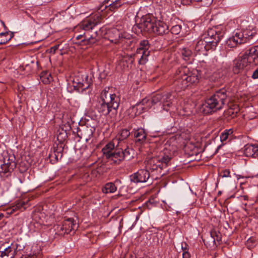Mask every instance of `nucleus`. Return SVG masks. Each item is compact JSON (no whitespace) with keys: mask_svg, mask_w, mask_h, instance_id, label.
Segmentation results:
<instances>
[{"mask_svg":"<svg viewBox=\"0 0 258 258\" xmlns=\"http://www.w3.org/2000/svg\"><path fill=\"white\" fill-rule=\"evenodd\" d=\"M171 97V94L168 93L163 95L156 94L151 98H145L128 109V115L131 117L134 118L155 105H158L159 111H167L172 104Z\"/></svg>","mask_w":258,"mask_h":258,"instance_id":"1","label":"nucleus"},{"mask_svg":"<svg viewBox=\"0 0 258 258\" xmlns=\"http://www.w3.org/2000/svg\"><path fill=\"white\" fill-rule=\"evenodd\" d=\"M224 34V32L217 27L208 29L198 40L195 47V51L200 55H207V51L216 48Z\"/></svg>","mask_w":258,"mask_h":258,"instance_id":"2","label":"nucleus"},{"mask_svg":"<svg viewBox=\"0 0 258 258\" xmlns=\"http://www.w3.org/2000/svg\"><path fill=\"white\" fill-rule=\"evenodd\" d=\"M177 148L175 145L167 142L163 149L158 155L150 158L147 161L146 168L152 171H160L170 164L171 159L175 155Z\"/></svg>","mask_w":258,"mask_h":258,"instance_id":"3","label":"nucleus"},{"mask_svg":"<svg viewBox=\"0 0 258 258\" xmlns=\"http://www.w3.org/2000/svg\"><path fill=\"white\" fill-rule=\"evenodd\" d=\"M116 142H117V140L109 142L103 148L102 151L111 164L119 165L125 159L131 158L130 152L132 150L126 145L116 144Z\"/></svg>","mask_w":258,"mask_h":258,"instance_id":"4","label":"nucleus"},{"mask_svg":"<svg viewBox=\"0 0 258 258\" xmlns=\"http://www.w3.org/2000/svg\"><path fill=\"white\" fill-rule=\"evenodd\" d=\"M174 78L175 85L184 90L189 85L199 82V73L197 70L190 71L188 68L183 67L176 71Z\"/></svg>","mask_w":258,"mask_h":258,"instance_id":"5","label":"nucleus"},{"mask_svg":"<svg viewBox=\"0 0 258 258\" xmlns=\"http://www.w3.org/2000/svg\"><path fill=\"white\" fill-rule=\"evenodd\" d=\"M109 90V88H106L102 91L100 100L96 105L98 111L104 115H107L113 110H116L119 105V97Z\"/></svg>","mask_w":258,"mask_h":258,"instance_id":"6","label":"nucleus"},{"mask_svg":"<svg viewBox=\"0 0 258 258\" xmlns=\"http://www.w3.org/2000/svg\"><path fill=\"white\" fill-rule=\"evenodd\" d=\"M227 103V91L224 88L217 91L203 104L202 109L204 113L209 114L221 109Z\"/></svg>","mask_w":258,"mask_h":258,"instance_id":"7","label":"nucleus"},{"mask_svg":"<svg viewBox=\"0 0 258 258\" xmlns=\"http://www.w3.org/2000/svg\"><path fill=\"white\" fill-rule=\"evenodd\" d=\"M25 248L22 240H17L11 243L5 242L0 246V258H15L20 256Z\"/></svg>","mask_w":258,"mask_h":258,"instance_id":"8","label":"nucleus"},{"mask_svg":"<svg viewBox=\"0 0 258 258\" xmlns=\"http://www.w3.org/2000/svg\"><path fill=\"white\" fill-rule=\"evenodd\" d=\"M150 47L148 40H143L140 41L139 47L137 49L136 53L133 55L124 57L122 62L128 61L132 64L134 61V57L139 59V63L144 64L148 61V57L150 55L149 49Z\"/></svg>","mask_w":258,"mask_h":258,"instance_id":"9","label":"nucleus"},{"mask_svg":"<svg viewBox=\"0 0 258 258\" xmlns=\"http://www.w3.org/2000/svg\"><path fill=\"white\" fill-rule=\"evenodd\" d=\"M100 22V16L98 15H91L82 22L79 27L84 30L85 32L90 34V31L92 30Z\"/></svg>","mask_w":258,"mask_h":258,"instance_id":"10","label":"nucleus"},{"mask_svg":"<svg viewBox=\"0 0 258 258\" xmlns=\"http://www.w3.org/2000/svg\"><path fill=\"white\" fill-rule=\"evenodd\" d=\"M247 23L246 21H243L242 23L244 28L241 31L237 32L244 43L249 40L256 34L255 27L253 23L251 22L247 25Z\"/></svg>","mask_w":258,"mask_h":258,"instance_id":"11","label":"nucleus"},{"mask_svg":"<svg viewBox=\"0 0 258 258\" xmlns=\"http://www.w3.org/2000/svg\"><path fill=\"white\" fill-rule=\"evenodd\" d=\"M78 228L77 223L73 218H69L63 220L61 225L57 226V231L60 234H69L72 230Z\"/></svg>","mask_w":258,"mask_h":258,"instance_id":"12","label":"nucleus"},{"mask_svg":"<svg viewBox=\"0 0 258 258\" xmlns=\"http://www.w3.org/2000/svg\"><path fill=\"white\" fill-rule=\"evenodd\" d=\"M149 177L150 173L147 169H140L130 176L131 181L136 183L146 182Z\"/></svg>","mask_w":258,"mask_h":258,"instance_id":"13","label":"nucleus"},{"mask_svg":"<svg viewBox=\"0 0 258 258\" xmlns=\"http://www.w3.org/2000/svg\"><path fill=\"white\" fill-rule=\"evenodd\" d=\"M244 55L249 65H258V45L250 48L245 51Z\"/></svg>","mask_w":258,"mask_h":258,"instance_id":"14","label":"nucleus"},{"mask_svg":"<svg viewBox=\"0 0 258 258\" xmlns=\"http://www.w3.org/2000/svg\"><path fill=\"white\" fill-rule=\"evenodd\" d=\"M155 22L149 16L146 17L141 20V22L138 24V27L141 29V31L152 32Z\"/></svg>","mask_w":258,"mask_h":258,"instance_id":"15","label":"nucleus"},{"mask_svg":"<svg viewBox=\"0 0 258 258\" xmlns=\"http://www.w3.org/2000/svg\"><path fill=\"white\" fill-rule=\"evenodd\" d=\"M249 64L247 59L244 54L237 59L234 60L233 67V71L234 74H238L240 70L248 66Z\"/></svg>","mask_w":258,"mask_h":258,"instance_id":"16","label":"nucleus"},{"mask_svg":"<svg viewBox=\"0 0 258 258\" xmlns=\"http://www.w3.org/2000/svg\"><path fill=\"white\" fill-rule=\"evenodd\" d=\"M168 32L169 27L165 23L162 21L155 22L152 32L157 35H162L167 33Z\"/></svg>","mask_w":258,"mask_h":258,"instance_id":"17","label":"nucleus"},{"mask_svg":"<svg viewBox=\"0 0 258 258\" xmlns=\"http://www.w3.org/2000/svg\"><path fill=\"white\" fill-rule=\"evenodd\" d=\"M82 81L77 80L78 82L76 83L77 85L74 86V87H77L78 89H81L82 91H84L89 88L90 85L92 84V80L91 77H89L87 75H82Z\"/></svg>","mask_w":258,"mask_h":258,"instance_id":"18","label":"nucleus"},{"mask_svg":"<svg viewBox=\"0 0 258 258\" xmlns=\"http://www.w3.org/2000/svg\"><path fill=\"white\" fill-rule=\"evenodd\" d=\"M96 36L97 31H95L93 34H88L87 32H84L83 34H80L77 36L76 39L77 40H79L81 38H83L81 40L82 42H83L85 44H93L96 42Z\"/></svg>","mask_w":258,"mask_h":258,"instance_id":"19","label":"nucleus"},{"mask_svg":"<svg viewBox=\"0 0 258 258\" xmlns=\"http://www.w3.org/2000/svg\"><path fill=\"white\" fill-rule=\"evenodd\" d=\"M3 163L9 166V168L14 169L16 167L17 163L16 162V158L14 154H9L8 152H4Z\"/></svg>","mask_w":258,"mask_h":258,"instance_id":"20","label":"nucleus"},{"mask_svg":"<svg viewBox=\"0 0 258 258\" xmlns=\"http://www.w3.org/2000/svg\"><path fill=\"white\" fill-rule=\"evenodd\" d=\"M93 134V129L88 127H83L82 128H79L77 131L78 136L86 141L92 137Z\"/></svg>","mask_w":258,"mask_h":258,"instance_id":"21","label":"nucleus"},{"mask_svg":"<svg viewBox=\"0 0 258 258\" xmlns=\"http://www.w3.org/2000/svg\"><path fill=\"white\" fill-rule=\"evenodd\" d=\"M244 43L238 33L236 32L234 36L230 37L226 41L227 45L230 48L236 47L238 44Z\"/></svg>","mask_w":258,"mask_h":258,"instance_id":"22","label":"nucleus"},{"mask_svg":"<svg viewBox=\"0 0 258 258\" xmlns=\"http://www.w3.org/2000/svg\"><path fill=\"white\" fill-rule=\"evenodd\" d=\"M130 132L128 130L123 129L120 131L118 136L117 137H116V138L114 139L113 140H117V142H116V144H117L118 143V144L120 145H126L125 144H124V142H123V141L124 140L128 138V137L130 136Z\"/></svg>","mask_w":258,"mask_h":258,"instance_id":"23","label":"nucleus"},{"mask_svg":"<svg viewBox=\"0 0 258 258\" xmlns=\"http://www.w3.org/2000/svg\"><path fill=\"white\" fill-rule=\"evenodd\" d=\"M14 169L9 168V166L0 161V176L8 177L12 173Z\"/></svg>","mask_w":258,"mask_h":258,"instance_id":"24","label":"nucleus"},{"mask_svg":"<svg viewBox=\"0 0 258 258\" xmlns=\"http://www.w3.org/2000/svg\"><path fill=\"white\" fill-rule=\"evenodd\" d=\"M255 145L246 144L244 147V154L246 157H254Z\"/></svg>","mask_w":258,"mask_h":258,"instance_id":"25","label":"nucleus"},{"mask_svg":"<svg viewBox=\"0 0 258 258\" xmlns=\"http://www.w3.org/2000/svg\"><path fill=\"white\" fill-rule=\"evenodd\" d=\"M134 136L136 142L140 144L143 143L146 139V134L143 130H138L135 132Z\"/></svg>","mask_w":258,"mask_h":258,"instance_id":"26","label":"nucleus"},{"mask_svg":"<svg viewBox=\"0 0 258 258\" xmlns=\"http://www.w3.org/2000/svg\"><path fill=\"white\" fill-rule=\"evenodd\" d=\"M109 2H110L111 3H110L107 7H109V9L111 11H114L115 9L121 6L122 4L121 2V0H105L104 3L105 4H108ZM105 7H107V6H106Z\"/></svg>","mask_w":258,"mask_h":258,"instance_id":"27","label":"nucleus"},{"mask_svg":"<svg viewBox=\"0 0 258 258\" xmlns=\"http://www.w3.org/2000/svg\"><path fill=\"white\" fill-rule=\"evenodd\" d=\"M29 206L28 201H24V200H18L16 202V204L14 206L15 210H20L21 211H23L25 210Z\"/></svg>","mask_w":258,"mask_h":258,"instance_id":"28","label":"nucleus"},{"mask_svg":"<svg viewBox=\"0 0 258 258\" xmlns=\"http://www.w3.org/2000/svg\"><path fill=\"white\" fill-rule=\"evenodd\" d=\"M116 187L115 184L112 182L106 183L102 188V192L105 194L113 193L116 190Z\"/></svg>","mask_w":258,"mask_h":258,"instance_id":"29","label":"nucleus"},{"mask_svg":"<svg viewBox=\"0 0 258 258\" xmlns=\"http://www.w3.org/2000/svg\"><path fill=\"white\" fill-rule=\"evenodd\" d=\"M181 54L183 59L185 61L190 60L192 56L191 50L187 48H183L181 50Z\"/></svg>","mask_w":258,"mask_h":258,"instance_id":"30","label":"nucleus"},{"mask_svg":"<svg viewBox=\"0 0 258 258\" xmlns=\"http://www.w3.org/2000/svg\"><path fill=\"white\" fill-rule=\"evenodd\" d=\"M41 81L45 84L50 83L52 80L51 74L48 72H43L40 75Z\"/></svg>","mask_w":258,"mask_h":258,"instance_id":"31","label":"nucleus"},{"mask_svg":"<svg viewBox=\"0 0 258 258\" xmlns=\"http://www.w3.org/2000/svg\"><path fill=\"white\" fill-rule=\"evenodd\" d=\"M32 251L28 254L25 256V258H36L40 253V250L37 245L32 247Z\"/></svg>","mask_w":258,"mask_h":258,"instance_id":"32","label":"nucleus"},{"mask_svg":"<svg viewBox=\"0 0 258 258\" xmlns=\"http://www.w3.org/2000/svg\"><path fill=\"white\" fill-rule=\"evenodd\" d=\"M210 235L215 245H217L216 241L218 242V244H220L222 239V236L220 232L215 230H212L210 232Z\"/></svg>","mask_w":258,"mask_h":258,"instance_id":"33","label":"nucleus"},{"mask_svg":"<svg viewBox=\"0 0 258 258\" xmlns=\"http://www.w3.org/2000/svg\"><path fill=\"white\" fill-rule=\"evenodd\" d=\"M233 134L232 129L225 130L220 135V140L223 143L226 141L229 136H231Z\"/></svg>","mask_w":258,"mask_h":258,"instance_id":"34","label":"nucleus"},{"mask_svg":"<svg viewBox=\"0 0 258 258\" xmlns=\"http://www.w3.org/2000/svg\"><path fill=\"white\" fill-rule=\"evenodd\" d=\"M256 243L255 238L253 237H250L247 240L246 245L247 248L250 249L253 248L256 245Z\"/></svg>","mask_w":258,"mask_h":258,"instance_id":"35","label":"nucleus"},{"mask_svg":"<svg viewBox=\"0 0 258 258\" xmlns=\"http://www.w3.org/2000/svg\"><path fill=\"white\" fill-rule=\"evenodd\" d=\"M67 134L66 131L62 130L57 135V140L59 143H63L67 138Z\"/></svg>","mask_w":258,"mask_h":258,"instance_id":"36","label":"nucleus"},{"mask_svg":"<svg viewBox=\"0 0 258 258\" xmlns=\"http://www.w3.org/2000/svg\"><path fill=\"white\" fill-rule=\"evenodd\" d=\"M181 30V26L180 25H176L174 26H173L171 29V32L173 34H178Z\"/></svg>","mask_w":258,"mask_h":258,"instance_id":"37","label":"nucleus"},{"mask_svg":"<svg viewBox=\"0 0 258 258\" xmlns=\"http://www.w3.org/2000/svg\"><path fill=\"white\" fill-rule=\"evenodd\" d=\"M14 33L11 32L10 37H6L3 40L0 41V45L6 44L8 42H9L14 37Z\"/></svg>","mask_w":258,"mask_h":258,"instance_id":"38","label":"nucleus"},{"mask_svg":"<svg viewBox=\"0 0 258 258\" xmlns=\"http://www.w3.org/2000/svg\"><path fill=\"white\" fill-rule=\"evenodd\" d=\"M221 174V176L223 177H228L230 176V172L229 169L223 170Z\"/></svg>","mask_w":258,"mask_h":258,"instance_id":"39","label":"nucleus"},{"mask_svg":"<svg viewBox=\"0 0 258 258\" xmlns=\"http://www.w3.org/2000/svg\"><path fill=\"white\" fill-rule=\"evenodd\" d=\"M201 0H181L183 5H189L192 2H200Z\"/></svg>","mask_w":258,"mask_h":258,"instance_id":"40","label":"nucleus"},{"mask_svg":"<svg viewBox=\"0 0 258 258\" xmlns=\"http://www.w3.org/2000/svg\"><path fill=\"white\" fill-rule=\"evenodd\" d=\"M227 113L233 118L236 116L237 112H234L232 108H229L227 111Z\"/></svg>","mask_w":258,"mask_h":258,"instance_id":"41","label":"nucleus"},{"mask_svg":"<svg viewBox=\"0 0 258 258\" xmlns=\"http://www.w3.org/2000/svg\"><path fill=\"white\" fill-rule=\"evenodd\" d=\"M20 174L19 175L18 180L20 183H23L25 181V178L24 175L22 173V171L20 169Z\"/></svg>","mask_w":258,"mask_h":258,"instance_id":"42","label":"nucleus"},{"mask_svg":"<svg viewBox=\"0 0 258 258\" xmlns=\"http://www.w3.org/2000/svg\"><path fill=\"white\" fill-rule=\"evenodd\" d=\"M213 0H201L200 2H202V5L206 6L210 5Z\"/></svg>","mask_w":258,"mask_h":258,"instance_id":"43","label":"nucleus"},{"mask_svg":"<svg viewBox=\"0 0 258 258\" xmlns=\"http://www.w3.org/2000/svg\"><path fill=\"white\" fill-rule=\"evenodd\" d=\"M182 258H190V254L186 250V249L182 253Z\"/></svg>","mask_w":258,"mask_h":258,"instance_id":"44","label":"nucleus"},{"mask_svg":"<svg viewBox=\"0 0 258 258\" xmlns=\"http://www.w3.org/2000/svg\"><path fill=\"white\" fill-rule=\"evenodd\" d=\"M251 77L253 79H258V68L253 72Z\"/></svg>","mask_w":258,"mask_h":258,"instance_id":"45","label":"nucleus"},{"mask_svg":"<svg viewBox=\"0 0 258 258\" xmlns=\"http://www.w3.org/2000/svg\"><path fill=\"white\" fill-rule=\"evenodd\" d=\"M59 45H55L50 48V52L55 53V51L58 49Z\"/></svg>","mask_w":258,"mask_h":258,"instance_id":"46","label":"nucleus"},{"mask_svg":"<svg viewBox=\"0 0 258 258\" xmlns=\"http://www.w3.org/2000/svg\"><path fill=\"white\" fill-rule=\"evenodd\" d=\"M255 153H254V157H258V145H255Z\"/></svg>","mask_w":258,"mask_h":258,"instance_id":"47","label":"nucleus"},{"mask_svg":"<svg viewBox=\"0 0 258 258\" xmlns=\"http://www.w3.org/2000/svg\"><path fill=\"white\" fill-rule=\"evenodd\" d=\"M9 32H2V33H0V36H5L6 37H7L6 36L9 34Z\"/></svg>","mask_w":258,"mask_h":258,"instance_id":"48","label":"nucleus"},{"mask_svg":"<svg viewBox=\"0 0 258 258\" xmlns=\"http://www.w3.org/2000/svg\"><path fill=\"white\" fill-rule=\"evenodd\" d=\"M184 245H185V246H183V244H182V247H181V248H182V250H183V252H184V251H185V249H186V250H187V251H188V249H187V247H186L187 245H186V243H184Z\"/></svg>","mask_w":258,"mask_h":258,"instance_id":"49","label":"nucleus"},{"mask_svg":"<svg viewBox=\"0 0 258 258\" xmlns=\"http://www.w3.org/2000/svg\"><path fill=\"white\" fill-rule=\"evenodd\" d=\"M1 23H2V24H3V26L4 27L5 29H7V26H6V25H5V23H4L3 21H1Z\"/></svg>","mask_w":258,"mask_h":258,"instance_id":"50","label":"nucleus"},{"mask_svg":"<svg viewBox=\"0 0 258 258\" xmlns=\"http://www.w3.org/2000/svg\"><path fill=\"white\" fill-rule=\"evenodd\" d=\"M4 217V215L3 213H0V220L3 219Z\"/></svg>","mask_w":258,"mask_h":258,"instance_id":"51","label":"nucleus"},{"mask_svg":"<svg viewBox=\"0 0 258 258\" xmlns=\"http://www.w3.org/2000/svg\"><path fill=\"white\" fill-rule=\"evenodd\" d=\"M242 197L243 198V199H244V200H247V196H243Z\"/></svg>","mask_w":258,"mask_h":258,"instance_id":"52","label":"nucleus"},{"mask_svg":"<svg viewBox=\"0 0 258 258\" xmlns=\"http://www.w3.org/2000/svg\"><path fill=\"white\" fill-rule=\"evenodd\" d=\"M5 38H3V39H1V40L0 41H1V40H3Z\"/></svg>","mask_w":258,"mask_h":258,"instance_id":"53","label":"nucleus"},{"mask_svg":"<svg viewBox=\"0 0 258 258\" xmlns=\"http://www.w3.org/2000/svg\"><path fill=\"white\" fill-rule=\"evenodd\" d=\"M27 169V167H26V168L24 169V170H26Z\"/></svg>","mask_w":258,"mask_h":258,"instance_id":"54","label":"nucleus"}]
</instances>
